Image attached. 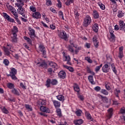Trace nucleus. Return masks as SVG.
Listing matches in <instances>:
<instances>
[{
  "label": "nucleus",
  "instance_id": "obj_1",
  "mask_svg": "<svg viewBox=\"0 0 125 125\" xmlns=\"http://www.w3.org/2000/svg\"><path fill=\"white\" fill-rule=\"evenodd\" d=\"M112 58H109L107 59L106 63H105L102 67V71L104 73H109V71L111 70V67L112 64Z\"/></svg>",
  "mask_w": 125,
  "mask_h": 125
},
{
  "label": "nucleus",
  "instance_id": "obj_2",
  "mask_svg": "<svg viewBox=\"0 0 125 125\" xmlns=\"http://www.w3.org/2000/svg\"><path fill=\"white\" fill-rule=\"evenodd\" d=\"M58 83V81L56 79H50L49 78L47 79L46 81L45 85L47 87H50V84L52 85H56Z\"/></svg>",
  "mask_w": 125,
  "mask_h": 125
},
{
  "label": "nucleus",
  "instance_id": "obj_3",
  "mask_svg": "<svg viewBox=\"0 0 125 125\" xmlns=\"http://www.w3.org/2000/svg\"><path fill=\"white\" fill-rule=\"evenodd\" d=\"M63 61L64 62L66 61V64L72 66V62H71V57L69 55H67L64 52L62 53Z\"/></svg>",
  "mask_w": 125,
  "mask_h": 125
},
{
  "label": "nucleus",
  "instance_id": "obj_4",
  "mask_svg": "<svg viewBox=\"0 0 125 125\" xmlns=\"http://www.w3.org/2000/svg\"><path fill=\"white\" fill-rule=\"evenodd\" d=\"M91 23V18L89 16H86L83 22V26L87 27Z\"/></svg>",
  "mask_w": 125,
  "mask_h": 125
},
{
  "label": "nucleus",
  "instance_id": "obj_5",
  "mask_svg": "<svg viewBox=\"0 0 125 125\" xmlns=\"http://www.w3.org/2000/svg\"><path fill=\"white\" fill-rule=\"evenodd\" d=\"M58 36L60 38H61V39L64 40V41H67V40H68V36H67V33H66V32L64 30L60 32L58 34Z\"/></svg>",
  "mask_w": 125,
  "mask_h": 125
},
{
  "label": "nucleus",
  "instance_id": "obj_6",
  "mask_svg": "<svg viewBox=\"0 0 125 125\" xmlns=\"http://www.w3.org/2000/svg\"><path fill=\"white\" fill-rule=\"evenodd\" d=\"M3 51L5 52L7 56H9L10 55V52L11 51V46H9V44L7 45V47L5 46L3 47Z\"/></svg>",
  "mask_w": 125,
  "mask_h": 125
},
{
  "label": "nucleus",
  "instance_id": "obj_7",
  "mask_svg": "<svg viewBox=\"0 0 125 125\" xmlns=\"http://www.w3.org/2000/svg\"><path fill=\"white\" fill-rule=\"evenodd\" d=\"M28 31H29V32L28 33V34L29 35L31 39L33 40L34 38L36 37V34L35 33V30L33 29L30 27L28 28Z\"/></svg>",
  "mask_w": 125,
  "mask_h": 125
},
{
  "label": "nucleus",
  "instance_id": "obj_8",
  "mask_svg": "<svg viewBox=\"0 0 125 125\" xmlns=\"http://www.w3.org/2000/svg\"><path fill=\"white\" fill-rule=\"evenodd\" d=\"M93 42L96 48H98L99 46V42L97 40V36L94 35L92 38Z\"/></svg>",
  "mask_w": 125,
  "mask_h": 125
},
{
  "label": "nucleus",
  "instance_id": "obj_9",
  "mask_svg": "<svg viewBox=\"0 0 125 125\" xmlns=\"http://www.w3.org/2000/svg\"><path fill=\"white\" fill-rule=\"evenodd\" d=\"M3 16L4 18H5V19H6L7 21H8V22H12V23H14V22H15L14 19L10 18V16H8V15H7L6 13H3Z\"/></svg>",
  "mask_w": 125,
  "mask_h": 125
},
{
  "label": "nucleus",
  "instance_id": "obj_10",
  "mask_svg": "<svg viewBox=\"0 0 125 125\" xmlns=\"http://www.w3.org/2000/svg\"><path fill=\"white\" fill-rule=\"evenodd\" d=\"M32 16L34 19H41V18H42V14H41L40 12L33 13Z\"/></svg>",
  "mask_w": 125,
  "mask_h": 125
},
{
  "label": "nucleus",
  "instance_id": "obj_11",
  "mask_svg": "<svg viewBox=\"0 0 125 125\" xmlns=\"http://www.w3.org/2000/svg\"><path fill=\"white\" fill-rule=\"evenodd\" d=\"M109 33L110 34V38L109 39L110 41L111 42H115V41H116V36L114 35V31L110 29L109 30Z\"/></svg>",
  "mask_w": 125,
  "mask_h": 125
},
{
  "label": "nucleus",
  "instance_id": "obj_12",
  "mask_svg": "<svg viewBox=\"0 0 125 125\" xmlns=\"http://www.w3.org/2000/svg\"><path fill=\"white\" fill-rule=\"evenodd\" d=\"M39 50L42 53V55H46V50H45V47L42 45H40L39 46Z\"/></svg>",
  "mask_w": 125,
  "mask_h": 125
},
{
  "label": "nucleus",
  "instance_id": "obj_13",
  "mask_svg": "<svg viewBox=\"0 0 125 125\" xmlns=\"http://www.w3.org/2000/svg\"><path fill=\"white\" fill-rule=\"evenodd\" d=\"M119 30L124 31L125 32V23L124 21H120L119 22Z\"/></svg>",
  "mask_w": 125,
  "mask_h": 125
},
{
  "label": "nucleus",
  "instance_id": "obj_14",
  "mask_svg": "<svg viewBox=\"0 0 125 125\" xmlns=\"http://www.w3.org/2000/svg\"><path fill=\"white\" fill-rule=\"evenodd\" d=\"M52 102H53V104L55 108H56V109H58V108H59L60 107V106H61V103H60V102H59L58 101L52 100Z\"/></svg>",
  "mask_w": 125,
  "mask_h": 125
},
{
  "label": "nucleus",
  "instance_id": "obj_15",
  "mask_svg": "<svg viewBox=\"0 0 125 125\" xmlns=\"http://www.w3.org/2000/svg\"><path fill=\"white\" fill-rule=\"evenodd\" d=\"M58 77L60 79H65L66 78V72L64 71H61L58 73Z\"/></svg>",
  "mask_w": 125,
  "mask_h": 125
},
{
  "label": "nucleus",
  "instance_id": "obj_16",
  "mask_svg": "<svg viewBox=\"0 0 125 125\" xmlns=\"http://www.w3.org/2000/svg\"><path fill=\"white\" fill-rule=\"evenodd\" d=\"M40 109L42 112H43L44 113H50V110L49 108L46 106H41Z\"/></svg>",
  "mask_w": 125,
  "mask_h": 125
},
{
  "label": "nucleus",
  "instance_id": "obj_17",
  "mask_svg": "<svg viewBox=\"0 0 125 125\" xmlns=\"http://www.w3.org/2000/svg\"><path fill=\"white\" fill-rule=\"evenodd\" d=\"M11 93L15 95H17V96H20V93H19V91L15 88L11 90Z\"/></svg>",
  "mask_w": 125,
  "mask_h": 125
},
{
  "label": "nucleus",
  "instance_id": "obj_18",
  "mask_svg": "<svg viewBox=\"0 0 125 125\" xmlns=\"http://www.w3.org/2000/svg\"><path fill=\"white\" fill-rule=\"evenodd\" d=\"M74 123L76 125H81L83 124V119L75 120L74 121Z\"/></svg>",
  "mask_w": 125,
  "mask_h": 125
},
{
  "label": "nucleus",
  "instance_id": "obj_19",
  "mask_svg": "<svg viewBox=\"0 0 125 125\" xmlns=\"http://www.w3.org/2000/svg\"><path fill=\"white\" fill-rule=\"evenodd\" d=\"M93 17L94 19H98L99 18V14L97 11L94 10L93 11Z\"/></svg>",
  "mask_w": 125,
  "mask_h": 125
},
{
  "label": "nucleus",
  "instance_id": "obj_20",
  "mask_svg": "<svg viewBox=\"0 0 125 125\" xmlns=\"http://www.w3.org/2000/svg\"><path fill=\"white\" fill-rule=\"evenodd\" d=\"M17 33H18V28L16 26H14L13 29H12V34L16 36L17 35Z\"/></svg>",
  "mask_w": 125,
  "mask_h": 125
},
{
  "label": "nucleus",
  "instance_id": "obj_21",
  "mask_svg": "<svg viewBox=\"0 0 125 125\" xmlns=\"http://www.w3.org/2000/svg\"><path fill=\"white\" fill-rule=\"evenodd\" d=\"M37 64L39 65L40 67H42V68H47V63L45 62H38Z\"/></svg>",
  "mask_w": 125,
  "mask_h": 125
},
{
  "label": "nucleus",
  "instance_id": "obj_22",
  "mask_svg": "<svg viewBox=\"0 0 125 125\" xmlns=\"http://www.w3.org/2000/svg\"><path fill=\"white\" fill-rule=\"evenodd\" d=\"M108 114L107 115V117L108 119H111L113 116V108H110L108 109Z\"/></svg>",
  "mask_w": 125,
  "mask_h": 125
},
{
  "label": "nucleus",
  "instance_id": "obj_23",
  "mask_svg": "<svg viewBox=\"0 0 125 125\" xmlns=\"http://www.w3.org/2000/svg\"><path fill=\"white\" fill-rule=\"evenodd\" d=\"M49 65L50 66V67H52V68H54V69H57V68H58L57 64L53 62H50Z\"/></svg>",
  "mask_w": 125,
  "mask_h": 125
},
{
  "label": "nucleus",
  "instance_id": "obj_24",
  "mask_svg": "<svg viewBox=\"0 0 125 125\" xmlns=\"http://www.w3.org/2000/svg\"><path fill=\"white\" fill-rule=\"evenodd\" d=\"M63 67L64 68H65V69L68 70L69 72H71V73H73V72H74V68L72 66H68L67 65L64 64L63 65Z\"/></svg>",
  "mask_w": 125,
  "mask_h": 125
},
{
  "label": "nucleus",
  "instance_id": "obj_25",
  "mask_svg": "<svg viewBox=\"0 0 125 125\" xmlns=\"http://www.w3.org/2000/svg\"><path fill=\"white\" fill-rule=\"evenodd\" d=\"M7 87L9 89L12 90V89H13V88H14L15 87V85H14V83H9L7 84Z\"/></svg>",
  "mask_w": 125,
  "mask_h": 125
},
{
  "label": "nucleus",
  "instance_id": "obj_26",
  "mask_svg": "<svg viewBox=\"0 0 125 125\" xmlns=\"http://www.w3.org/2000/svg\"><path fill=\"white\" fill-rule=\"evenodd\" d=\"M98 29H99L98 24L94 23L93 26V31H94L95 33H97L98 32Z\"/></svg>",
  "mask_w": 125,
  "mask_h": 125
},
{
  "label": "nucleus",
  "instance_id": "obj_27",
  "mask_svg": "<svg viewBox=\"0 0 125 125\" xmlns=\"http://www.w3.org/2000/svg\"><path fill=\"white\" fill-rule=\"evenodd\" d=\"M88 80L92 84H95V82L93 81V76L89 75L88 77Z\"/></svg>",
  "mask_w": 125,
  "mask_h": 125
},
{
  "label": "nucleus",
  "instance_id": "obj_28",
  "mask_svg": "<svg viewBox=\"0 0 125 125\" xmlns=\"http://www.w3.org/2000/svg\"><path fill=\"white\" fill-rule=\"evenodd\" d=\"M17 74V70L15 68H13L11 69L10 74L8 75H16Z\"/></svg>",
  "mask_w": 125,
  "mask_h": 125
},
{
  "label": "nucleus",
  "instance_id": "obj_29",
  "mask_svg": "<svg viewBox=\"0 0 125 125\" xmlns=\"http://www.w3.org/2000/svg\"><path fill=\"white\" fill-rule=\"evenodd\" d=\"M85 115L88 120L92 121V117H91V115H90V113H89V112L86 111L85 112Z\"/></svg>",
  "mask_w": 125,
  "mask_h": 125
},
{
  "label": "nucleus",
  "instance_id": "obj_30",
  "mask_svg": "<svg viewBox=\"0 0 125 125\" xmlns=\"http://www.w3.org/2000/svg\"><path fill=\"white\" fill-rule=\"evenodd\" d=\"M56 97L57 100H59L60 101H64V100H65L64 96L62 95H59L58 96H57Z\"/></svg>",
  "mask_w": 125,
  "mask_h": 125
},
{
  "label": "nucleus",
  "instance_id": "obj_31",
  "mask_svg": "<svg viewBox=\"0 0 125 125\" xmlns=\"http://www.w3.org/2000/svg\"><path fill=\"white\" fill-rule=\"evenodd\" d=\"M18 11L19 12V14L23 15V14H24V12L25 11L24 10V9H23L22 6H21L19 8Z\"/></svg>",
  "mask_w": 125,
  "mask_h": 125
},
{
  "label": "nucleus",
  "instance_id": "obj_32",
  "mask_svg": "<svg viewBox=\"0 0 125 125\" xmlns=\"http://www.w3.org/2000/svg\"><path fill=\"white\" fill-rule=\"evenodd\" d=\"M56 113L58 117H59L60 118H61L62 117V113L61 112V109L57 108L56 109Z\"/></svg>",
  "mask_w": 125,
  "mask_h": 125
},
{
  "label": "nucleus",
  "instance_id": "obj_33",
  "mask_svg": "<svg viewBox=\"0 0 125 125\" xmlns=\"http://www.w3.org/2000/svg\"><path fill=\"white\" fill-rule=\"evenodd\" d=\"M23 39H24V40L26 41L27 42H28V43H29V44H32V40H31V39H30L29 38H28L27 36H24Z\"/></svg>",
  "mask_w": 125,
  "mask_h": 125
},
{
  "label": "nucleus",
  "instance_id": "obj_34",
  "mask_svg": "<svg viewBox=\"0 0 125 125\" xmlns=\"http://www.w3.org/2000/svg\"><path fill=\"white\" fill-rule=\"evenodd\" d=\"M111 67L113 72H114V73L117 74V69H116V66H115L113 62H111Z\"/></svg>",
  "mask_w": 125,
  "mask_h": 125
},
{
  "label": "nucleus",
  "instance_id": "obj_35",
  "mask_svg": "<svg viewBox=\"0 0 125 125\" xmlns=\"http://www.w3.org/2000/svg\"><path fill=\"white\" fill-rule=\"evenodd\" d=\"M82 113H83V111L81 109H78L75 112V114L77 117H81L82 116Z\"/></svg>",
  "mask_w": 125,
  "mask_h": 125
},
{
  "label": "nucleus",
  "instance_id": "obj_36",
  "mask_svg": "<svg viewBox=\"0 0 125 125\" xmlns=\"http://www.w3.org/2000/svg\"><path fill=\"white\" fill-rule=\"evenodd\" d=\"M86 69H87V72H88L89 74H91L93 76H94L95 75V73H94V72L92 71L91 69H90V68H89L88 66H87Z\"/></svg>",
  "mask_w": 125,
  "mask_h": 125
},
{
  "label": "nucleus",
  "instance_id": "obj_37",
  "mask_svg": "<svg viewBox=\"0 0 125 125\" xmlns=\"http://www.w3.org/2000/svg\"><path fill=\"white\" fill-rule=\"evenodd\" d=\"M7 8H8V9L9 10H10V11H11V12H12V11H14L15 10V8H14V7H13L11 5H6Z\"/></svg>",
  "mask_w": 125,
  "mask_h": 125
},
{
  "label": "nucleus",
  "instance_id": "obj_38",
  "mask_svg": "<svg viewBox=\"0 0 125 125\" xmlns=\"http://www.w3.org/2000/svg\"><path fill=\"white\" fill-rule=\"evenodd\" d=\"M13 37H11L12 42H17V35H13Z\"/></svg>",
  "mask_w": 125,
  "mask_h": 125
},
{
  "label": "nucleus",
  "instance_id": "obj_39",
  "mask_svg": "<svg viewBox=\"0 0 125 125\" xmlns=\"http://www.w3.org/2000/svg\"><path fill=\"white\" fill-rule=\"evenodd\" d=\"M101 97L102 98V101H103L104 103H108V98L106 97H103L102 95H101Z\"/></svg>",
  "mask_w": 125,
  "mask_h": 125
},
{
  "label": "nucleus",
  "instance_id": "obj_40",
  "mask_svg": "<svg viewBox=\"0 0 125 125\" xmlns=\"http://www.w3.org/2000/svg\"><path fill=\"white\" fill-rule=\"evenodd\" d=\"M75 86L74 87L75 91L76 92H80V87H79V85H78L77 83H75Z\"/></svg>",
  "mask_w": 125,
  "mask_h": 125
},
{
  "label": "nucleus",
  "instance_id": "obj_41",
  "mask_svg": "<svg viewBox=\"0 0 125 125\" xmlns=\"http://www.w3.org/2000/svg\"><path fill=\"white\" fill-rule=\"evenodd\" d=\"M59 16L60 18H62V20H65L64 19V14H63V12H62V11H60L59 12Z\"/></svg>",
  "mask_w": 125,
  "mask_h": 125
},
{
  "label": "nucleus",
  "instance_id": "obj_42",
  "mask_svg": "<svg viewBox=\"0 0 125 125\" xmlns=\"http://www.w3.org/2000/svg\"><path fill=\"white\" fill-rule=\"evenodd\" d=\"M98 4L99 5L100 8L102 9V10H104V9H105V5L103 4V3L101 2H98Z\"/></svg>",
  "mask_w": 125,
  "mask_h": 125
},
{
  "label": "nucleus",
  "instance_id": "obj_43",
  "mask_svg": "<svg viewBox=\"0 0 125 125\" xmlns=\"http://www.w3.org/2000/svg\"><path fill=\"white\" fill-rule=\"evenodd\" d=\"M15 11L16 10L12 11V14L15 16L14 17L15 19H16V18H18L19 17L18 13L15 12Z\"/></svg>",
  "mask_w": 125,
  "mask_h": 125
},
{
  "label": "nucleus",
  "instance_id": "obj_44",
  "mask_svg": "<svg viewBox=\"0 0 125 125\" xmlns=\"http://www.w3.org/2000/svg\"><path fill=\"white\" fill-rule=\"evenodd\" d=\"M46 5L47 6L52 5V2L51 1V0H46Z\"/></svg>",
  "mask_w": 125,
  "mask_h": 125
},
{
  "label": "nucleus",
  "instance_id": "obj_45",
  "mask_svg": "<svg viewBox=\"0 0 125 125\" xmlns=\"http://www.w3.org/2000/svg\"><path fill=\"white\" fill-rule=\"evenodd\" d=\"M25 107L26 108V110H28L29 111H32L33 109L31 108V105L29 104H25Z\"/></svg>",
  "mask_w": 125,
  "mask_h": 125
},
{
  "label": "nucleus",
  "instance_id": "obj_46",
  "mask_svg": "<svg viewBox=\"0 0 125 125\" xmlns=\"http://www.w3.org/2000/svg\"><path fill=\"white\" fill-rule=\"evenodd\" d=\"M3 62V64L5 65V66H8V65H9V61H8V60L6 59L4 60Z\"/></svg>",
  "mask_w": 125,
  "mask_h": 125
},
{
  "label": "nucleus",
  "instance_id": "obj_47",
  "mask_svg": "<svg viewBox=\"0 0 125 125\" xmlns=\"http://www.w3.org/2000/svg\"><path fill=\"white\" fill-rule=\"evenodd\" d=\"M101 93H103V94H104V95H108V94H109L108 91L105 89H102Z\"/></svg>",
  "mask_w": 125,
  "mask_h": 125
},
{
  "label": "nucleus",
  "instance_id": "obj_48",
  "mask_svg": "<svg viewBox=\"0 0 125 125\" xmlns=\"http://www.w3.org/2000/svg\"><path fill=\"white\" fill-rule=\"evenodd\" d=\"M102 65H103V64H101L99 66H98L95 68V71H96V73L99 72V71L100 70L101 67H102Z\"/></svg>",
  "mask_w": 125,
  "mask_h": 125
},
{
  "label": "nucleus",
  "instance_id": "obj_49",
  "mask_svg": "<svg viewBox=\"0 0 125 125\" xmlns=\"http://www.w3.org/2000/svg\"><path fill=\"white\" fill-rule=\"evenodd\" d=\"M105 88H106L107 90H111V87H110V83H105Z\"/></svg>",
  "mask_w": 125,
  "mask_h": 125
},
{
  "label": "nucleus",
  "instance_id": "obj_50",
  "mask_svg": "<svg viewBox=\"0 0 125 125\" xmlns=\"http://www.w3.org/2000/svg\"><path fill=\"white\" fill-rule=\"evenodd\" d=\"M124 15H125L124 12H123V11H121L118 13V17H119V18H122V17H123Z\"/></svg>",
  "mask_w": 125,
  "mask_h": 125
},
{
  "label": "nucleus",
  "instance_id": "obj_51",
  "mask_svg": "<svg viewBox=\"0 0 125 125\" xmlns=\"http://www.w3.org/2000/svg\"><path fill=\"white\" fill-rule=\"evenodd\" d=\"M58 1V7H59V8H62V2H61V1H60V0H57Z\"/></svg>",
  "mask_w": 125,
  "mask_h": 125
},
{
  "label": "nucleus",
  "instance_id": "obj_52",
  "mask_svg": "<svg viewBox=\"0 0 125 125\" xmlns=\"http://www.w3.org/2000/svg\"><path fill=\"white\" fill-rule=\"evenodd\" d=\"M30 9L32 12H36L37 11V9L36 8V7L33 6L30 7Z\"/></svg>",
  "mask_w": 125,
  "mask_h": 125
},
{
  "label": "nucleus",
  "instance_id": "obj_53",
  "mask_svg": "<svg viewBox=\"0 0 125 125\" xmlns=\"http://www.w3.org/2000/svg\"><path fill=\"white\" fill-rule=\"evenodd\" d=\"M85 60H86L87 62H88V63H90V64L92 63V60H91V59H90V58L88 57H86L85 58Z\"/></svg>",
  "mask_w": 125,
  "mask_h": 125
},
{
  "label": "nucleus",
  "instance_id": "obj_54",
  "mask_svg": "<svg viewBox=\"0 0 125 125\" xmlns=\"http://www.w3.org/2000/svg\"><path fill=\"white\" fill-rule=\"evenodd\" d=\"M2 111L3 113H4V114L9 113V111H8V110L5 107H3V109H2Z\"/></svg>",
  "mask_w": 125,
  "mask_h": 125
},
{
  "label": "nucleus",
  "instance_id": "obj_55",
  "mask_svg": "<svg viewBox=\"0 0 125 125\" xmlns=\"http://www.w3.org/2000/svg\"><path fill=\"white\" fill-rule=\"evenodd\" d=\"M16 74H14V75H7L8 77H9V76L10 77H11V79H12L13 80H14V81L17 80V77H16V76H15Z\"/></svg>",
  "mask_w": 125,
  "mask_h": 125
},
{
  "label": "nucleus",
  "instance_id": "obj_56",
  "mask_svg": "<svg viewBox=\"0 0 125 125\" xmlns=\"http://www.w3.org/2000/svg\"><path fill=\"white\" fill-rule=\"evenodd\" d=\"M48 73H49L50 75H51V76H52V73H54V71L52 70V68H49L48 69Z\"/></svg>",
  "mask_w": 125,
  "mask_h": 125
},
{
  "label": "nucleus",
  "instance_id": "obj_57",
  "mask_svg": "<svg viewBox=\"0 0 125 125\" xmlns=\"http://www.w3.org/2000/svg\"><path fill=\"white\" fill-rule=\"evenodd\" d=\"M68 49L70 52H74V48H73V47L70 45L68 47Z\"/></svg>",
  "mask_w": 125,
  "mask_h": 125
},
{
  "label": "nucleus",
  "instance_id": "obj_58",
  "mask_svg": "<svg viewBox=\"0 0 125 125\" xmlns=\"http://www.w3.org/2000/svg\"><path fill=\"white\" fill-rule=\"evenodd\" d=\"M120 113L121 114H125V107H122L120 109Z\"/></svg>",
  "mask_w": 125,
  "mask_h": 125
},
{
  "label": "nucleus",
  "instance_id": "obj_59",
  "mask_svg": "<svg viewBox=\"0 0 125 125\" xmlns=\"http://www.w3.org/2000/svg\"><path fill=\"white\" fill-rule=\"evenodd\" d=\"M17 2H19V3H20L21 5H24V1L23 0H16Z\"/></svg>",
  "mask_w": 125,
  "mask_h": 125
},
{
  "label": "nucleus",
  "instance_id": "obj_60",
  "mask_svg": "<svg viewBox=\"0 0 125 125\" xmlns=\"http://www.w3.org/2000/svg\"><path fill=\"white\" fill-rule=\"evenodd\" d=\"M75 18H76V19H79V17H80V14L79 13V12H76L75 13Z\"/></svg>",
  "mask_w": 125,
  "mask_h": 125
},
{
  "label": "nucleus",
  "instance_id": "obj_61",
  "mask_svg": "<svg viewBox=\"0 0 125 125\" xmlns=\"http://www.w3.org/2000/svg\"><path fill=\"white\" fill-rule=\"evenodd\" d=\"M42 16H43V18H44L45 20H46V22L48 23V22H49V19L47 18V17L45 16V14L42 15Z\"/></svg>",
  "mask_w": 125,
  "mask_h": 125
},
{
  "label": "nucleus",
  "instance_id": "obj_62",
  "mask_svg": "<svg viewBox=\"0 0 125 125\" xmlns=\"http://www.w3.org/2000/svg\"><path fill=\"white\" fill-rule=\"evenodd\" d=\"M50 10L51 11V12H53V13H57L56 10H55L54 8H52V7L50 8Z\"/></svg>",
  "mask_w": 125,
  "mask_h": 125
},
{
  "label": "nucleus",
  "instance_id": "obj_63",
  "mask_svg": "<svg viewBox=\"0 0 125 125\" xmlns=\"http://www.w3.org/2000/svg\"><path fill=\"white\" fill-rule=\"evenodd\" d=\"M94 89L96 91H100L101 88L100 86H97L94 88Z\"/></svg>",
  "mask_w": 125,
  "mask_h": 125
},
{
  "label": "nucleus",
  "instance_id": "obj_64",
  "mask_svg": "<svg viewBox=\"0 0 125 125\" xmlns=\"http://www.w3.org/2000/svg\"><path fill=\"white\" fill-rule=\"evenodd\" d=\"M20 86L22 87L23 89H26V87L25 86L24 84H23V83H20Z\"/></svg>",
  "mask_w": 125,
  "mask_h": 125
}]
</instances>
